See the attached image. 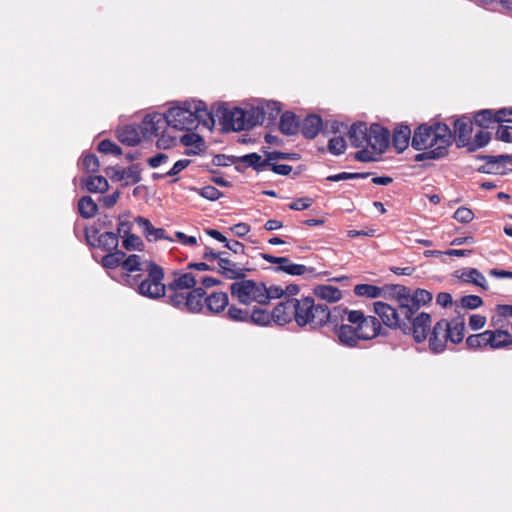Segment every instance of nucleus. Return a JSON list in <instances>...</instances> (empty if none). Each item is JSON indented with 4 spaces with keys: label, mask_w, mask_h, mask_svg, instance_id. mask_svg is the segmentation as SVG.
Returning a JSON list of instances; mask_svg holds the SVG:
<instances>
[{
    "label": "nucleus",
    "mask_w": 512,
    "mask_h": 512,
    "mask_svg": "<svg viewBox=\"0 0 512 512\" xmlns=\"http://www.w3.org/2000/svg\"><path fill=\"white\" fill-rule=\"evenodd\" d=\"M261 106L266 108V115L268 114L270 121H274L282 110L281 103L273 100L265 101Z\"/></svg>",
    "instance_id": "obj_54"
},
{
    "label": "nucleus",
    "mask_w": 512,
    "mask_h": 512,
    "mask_svg": "<svg viewBox=\"0 0 512 512\" xmlns=\"http://www.w3.org/2000/svg\"><path fill=\"white\" fill-rule=\"evenodd\" d=\"M502 165L499 164H492L489 162H486L484 165L480 166L477 171L484 174H500V175H506V172L501 169Z\"/></svg>",
    "instance_id": "obj_60"
},
{
    "label": "nucleus",
    "mask_w": 512,
    "mask_h": 512,
    "mask_svg": "<svg viewBox=\"0 0 512 512\" xmlns=\"http://www.w3.org/2000/svg\"><path fill=\"white\" fill-rule=\"evenodd\" d=\"M372 175V172H341L338 174L329 175L326 180L331 182H338L343 180L365 179Z\"/></svg>",
    "instance_id": "obj_45"
},
{
    "label": "nucleus",
    "mask_w": 512,
    "mask_h": 512,
    "mask_svg": "<svg viewBox=\"0 0 512 512\" xmlns=\"http://www.w3.org/2000/svg\"><path fill=\"white\" fill-rule=\"evenodd\" d=\"M123 217H124L123 215H120L118 217L119 223H118L117 232H116L118 234V237L119 236L124 237V236L131 234V231L133 228L132 222H130L129 220L123 219Z\"/></svg>",
    "instance_id": "obj_59"
},
{
    "label": "nucleus",
    "mask_w": 512,
    "mask_h": 512,
    "mask_svg": "<svg viewBox=\"0 0 512 512\" xmlns=\"http://www.w3.org/2000/svg\"><path fill=\"white\" fill-rule=\"evenodd\" d=\"M141 172V164H132L129 167L123 169L124 179H130L131 183L133 184L139 183L142 179Z\"/></svg>",
    "instance_id": "obj_52"
},
{
    "label": "nucleus",
    "mask_w": 512,
    "mask_h": 512,
    "mask_svg": "<svg viewBox=\"0 0 512 512\" xmlns=\"http://www.w3.org/2000/svg\"><path fill=\"white\" fill-rule=\"evenodd\" d=\"M411 129L406 124H400L395 127L392 135V145L397 153L404 152L410 142Z\"/></svg>",
    "instance_id": "obj_24"
},
{
    "label": "nucleus",
    "mask_w": 512,
    "mask_h": 512,
    "mask_svg": "<svg viewBox=\"0 0 512 512\" xmlns=\"http://www.w3.org/2000/svg\"><path fill=\"white\" fill-rule=\"evenodd\" d=\"M118 140L127 146H136L141 141L138 130L131 125L125 126L118 132Z\"/></svg>",
    "instance_id": "obj_36"
},
{
    "label": "nucleus",
    "mask_w": 512,
    "mask_h": 512,
    "mask_svg": "<svg viewBox=\"0 0 512 512\" xmlns=\"http://www.w3.org/2000/svg\"><path fill=\"white\" fill-rule=\"evenodd\" d=\"M122 246L127 251L136 250V251L141 252L145 248V244H144L143 240L141 239V237H139L138 235L133 234V233L122 237Z\"/></svg>",
    "instance_id": "obj_43"
},
{
    "label": "nucleus",
    "mask_w": 512,
    "mask_h": 512,
    "mask_svg": "<svg viewBox=\"0 0 512 512\" xmlns=\"http://www.w3.org/2000/svg\"><path fill=\"white\" fill-rule=\"evenodd\" d=\"M407 301L401 315V326L398 327L404 335L412 336L416 343H423L431 330L432 317L427 312H420L421 307L431 303L433 295L422 288L412 290L408 287Z\"/></svg>",
    "instance_id": "obj_2"
},
{
    "label": "nucleus",
    "mask_w": 512,
    "mask_h": 512,
    "mask_svg": "<svg viewBox=\"0 0 512 512\" xmlns=\"http://www.w3.org/2000/svg\"><path fill=\"white\" fill-rule=\"evenodd\" d=\"M456 275L465 283H472L476 286L481 287L484 290L488 289L487 281L484 275L476 268H469L463 271H456Z\"/></svg>",
    "instance_id": "obj_30"
},
{
    "label": "nucleus",
    "mask_w": 512,
    "mask_h": 512,
    "mask_svg": "<svg viewBox=\"0 0 512 512\" xmlns=\"http://www.w3.org/2000/svg\"><path fill=\"white\" fill-rule=\"evenodd\" d=\"M496 123H512V107H504L494 111Z\"/></svg>",
    "instance_id": "obj_58"
},
{
    "label": "nucleus",
    "mask_w": 512,
    "mask_h": 512,
    "mask_svg": "<svg viewBox=\"0 0 512 512\" xmlns=\"http://www.w3.org/2000/svg\"><path fill=\"white\" fill-rule=\"evenodd\" d=\"M313 294L329 303L338 302L342 298V292L338 287L326 284L316 285L313 288Z\"/></svg>",
    "instance_id": "obj_28"
},
{
    "label": "nucleus",
    "mask_w": 512,
    "mask_h": 512,
    "mask_svg": "<svg viewBox=\"0 0 512 512\" xmlns=\"http://www.w3.org/2000/svg\"><path fill=\"white\" fill-rule=\"evenodd\" d=\"M167 113L170 126L180 131L196 129L199 123L206 127H213L215 124L213 112L207 109L203 101H185L170 108Z\"/></svg>",
    "instance_id": "obj_5"
},
{
    "label": "nucleus",
    "mask_w": 512,
    "mask_h": 512,
    "mask_svg": "<svg viewBox=\"0 0 512 512\" xmlns=\"http://www.w3.org/2000/svg\"><path fill=\"white\" fill-rule=\"evenodd\" d=\"M324 317L322 321V328L329 326L332 330L343 325L346 317L347 308L343 306H335L332 309L327 304H323Z\"/></svg>",
    "instance_id": "obj_19"
},
{
    "label": "nucleus",
    "mask_w": 512,
    "mask_h": 512,
    "mask_svg": "<svg viewBox=\"0 0 512 512\" xmlns=\"http://www.w3.org/2000/svg\"><path fill=\"white\" fill-rule=\"evenodd\" d=\"M390 145V131L378 123H373L369 127V137L367 146L374 151L382 154L387 151Z\"/></svg>",
    "instance_id": "obj_13"
},
{
    "label": "nucleus",
    "mask_w": 512,
    "mask_h": 512,
    "mask_svg": "<svg viewBox=\"0 0 512 512\" xmlns=\"http://www.w3.org/2000/svg\"><path fill=\"white\" fill-rule=\"evenodd\" d=\"M191 163V160L189 159H181L174 163L172 168L165 173V175H168L169 177H174L178 175L182 170L187 168Z\"/></svg>",
    "instance_id": "obj_62"
},
{
    "label": "nucleus",
    "mask_w": 512,
    "mask_h": 512,
    "mask_svg": "<svg viewBox=\"0 0 512 512\" xmlns=\"http://www.w3.org/2000/svg\"><path fill=\"white\" fill-rule=\"evenodd\" d=\"M267 285L261 281L252 279H239L230 285V293L243 305H250L253 302L259 305H266Z\"/></svg>",
    "instance_id": "obj_8"
},
{
    "label": "nucleus",
    "mask_w": 512,
    "mask_h": 512,
    "mask_svg": "<svg viewBox=\"0 0 512 512\" xmlns=\"http://www.w3.org/2000/svg\"><path fill=\"white\" fill-rule=\"evenodd\" d=\"M472 121L481 128H489L491 124L496 123L494 110L482 109L474 114Z\"/></svg>",
    "instance_id": "obj_39"
},
{
    "label": "nucleus",
    "mask_w": 512,
    "mask_h": 512,
    "mask_svg": "<svg viewBox=\"0 0 512 512\" xmlns=\"http://www.w3.org/2000/svg\"><path fill=\"white\" fill-rule=\"evenodd\" d=\"M189 190L198 193L201 197L209 201H216L224 195L223 192L211 185H207L202 188L190 187Z\"/></svg>",
    "instance_id": "obj_42"
},
{
    "label": "nucleus",
    "mask_w": 512,
    "mask_h": 512,
    "mask_svg": "<svg viewBox=\"0 0 512 512\" xmlns=\"http://www.w3.org/2000/svg\"><path fill=\"white\" fill-rule=\"evenodd\" d=\"M453 218L460 223H469L474 219V213L467 207H459L454 212Z\"/></svg>",
    "instance_id": "obj_55"
},
{
    "label": "nucleus",
    "mask_w": 512,
    "mask_h": 512,
    "mask_svg": "<svg viewBox=\"0 0 512 512\" xmlns=\"http://www.w3.org/2000/svg\"><path fill=\"white\" fill-rule=\"evenodd\" d=\"M279 129L286 136L296 135L300 130L299 117L292 111L284 112L280 117Z\"/></svg>",
    "instance_id": "obj_26"
},
{
    "label": "nucleus",
    "mask_w": 512,
    "mask_h": 512,
    "mask_svg": "<svg viewBox=\"0 0 512 512\" xmlns=\"http://www.w3.org/2000/svg\"><path fill=\"white\" fill-rule=\"evenodd\" d=\"M247 129L250 130L257 125H262L264 123L266 117V108L264 106L258 105L256 107H251L248 110H245Z\"/></svg>",
    "instance_id": "obj_33"
},
{
    "label": "nucleus",
    "mask_w": 512,
    "mask_h": 512,
    "mask_svg": "<svg viewBox=\"0 0 512 512\" xmlns=\"http://www.w3.org/2000/svg\"><path fill=\"white\" fill-rule=\"evenodd\" d=\"M453 128V140L456 137L457 147L464 148L466 145H468V142L471 139L473 131L472 119L467 115L459 116L453 121Z\"/></svg>",
    "instance_id": "obj_15"
},
{
    "label": "nucleus",
    "mask_w": 512,
    "mask_h": 512,
    "mask_svg": "<svg viewBox=\"0 0 512 512\" xmlns=\"http://www.w3.org/2000/svg\"><path fill=\"white\" fill-rule=\"evenodd\" d=\"M490 140H491V133L487 132V131L480 130L475 134L473 140L472 139L469 140L468 145H466L465 148L467 149V152L472 153V152H475L478 149L483 148L486 145H488Z\"/></svg>",
    "instance_id": "obj_38"
},
{
    "label": "nucleus",
    "mask_w": 512,
    "mask_h": 512,
    "mask_svg": "<svg viewBox=\"0 0 512 512\" xmlns=\"http://www.w3.org/2000/svg\"><path fill=\"white\" fill-rule=\"evenodd\" d=\"M337 335L341 345L349 348H355L359 344V335L357 328L349 324H343L333 330Z\"/></svg>",
    "instance_id": "obj_22"
},
{
    "label": "nucleus",
    "mask_w": 512,
    "mask_h": 512,
    "mask_svg": "<svg viewBox=\"0 0 512 512\" xmlns=\"http://www.w3.org/2000/svg\"><path fill=\"white\" fill-rule=\"evenodd\" d=\"M486 322V317L479 314H472L469 318V326L472 330L482 329L485 326Z\"/></svg>",
    "instance_id": "obj_63"
},
{
    "label": "nucleus",
    "mask_w": 512,
    "mask_h": 512,
    "mask_svg": "<svg viewBox=\"0 0 512 512\" xmlns=\"http://www.w3.org/2000/svg\"><path fill=\"white\" fill-rule=\"evenodd\" d=\"M502 327L503 324L500 323L494 330H490V334L493 335L492 350L503 349L512 345V334Z\"/></svg>",
    "instance_id": "obj_29"
},
{
    "label": "nucleus",
    "mask_w": 512,
    "mask_h": 512,
    "mask_svg": "<svg viewBox=\"0 0 512 512\" xmlns=\"http://www.w3.org/2000/svg\"><path fill=\"white\" fill-rule=\"evenodd\" d=\"M171 301L175 308L193 314H220L229 305L227 293L218 291L208 295L201 287L189 291L185 297L174 295Z\"/></svg>",
    "instance_id": "obj_4"
},
{
    "label": "nucleus",
    "mask_w": 512,
    "mask_h": 512,
    "mask_svg": "<svg viewBox=\"0 0 512 512\" xmlns=\"http://www.w3.org/2000/svg\"><path fill=\"white\" fill-rule=\"evenodd\" d=\"M145 270L148 273L146 278H142L141 274L133 277L134 283L138 286V293L144 297L160 299L165 297L166 290L168 289L171 294L168 296L167 303L175 307V304L171 301L174 295L185 297L189 291L197 288V280L193 273H180L179 271H175L174 279L165 285L163 283L164 270L161 266L153 261H149L146 264Z\"/></svg>",
    "instance_id": "obj_1"
},
{
    "label": "nucleus",
    "mask_w": 512,
    "mask_h": 512,
    "mask_svg": "<svg viewBox=\"0 0 512 512\" xmlns=\"http://www.w3.org/2000/svg\"><path fill=\"white\" fill-rule=\"evenodd\" d=\"M82 184L91 193H104L109 189V183L103 176H89L82 179Z\"/></svg>",
    "instance_id": "obj_32"
},
{
    "label": "nucleus",
    "mask_w": 512,
    "mask_h": 512,
    "mask_svg": "<svg viewBox=\"0 0 512 512\" xmlns=\"http://www.w3.org/2000/svg\"><path fill=\"white\" fill-rule=\"evenodd\" d=\"M180 141L184 146H195L200 151L205 145L203 137L196 133H187L181 137Z\"/></svg>",
    "instance_id": "obj_48"
},
{
    "label": "nucleus",
    "mask_w": 512,
    "mask_h": 512,
    "mask_svg": "<svg viewBox=\"0 0 512 512\" xmlns=\"http://www.w3.org/2000/svg\"><path fill=\"white\" fill-rule=\"evenodd\" d=\"M383 290L380 287L372 284H358L354 287L355 295L366 298L381 297Z\"/></svg>",
    "instance_id": "obj_40"
},
{
    "label": "nucleus",
    "mask_w": 512,
    "mask_h": 512,
    "mask_svg": "<svg viewBox=\"0 0 512 512\" xmlns=\"http://www.w3.org/2000/svg\"><path fill=\"white\" fill-rule=\"evenodd\" d=\"M448 328V320L440 319L433 326L430 334L428 333L429 349L434 354H439L445 351L449 338L446 336Z\"/></svg>",
    "instance_id": "obj_12"
},
{
    "label": "nucleus",
    "mask_w": 512,
    "mask_h": 512,
    "mask_svg": "<svg viewBox=\"0 0 512 512\" xmlns=\"http://www.w3.org/2000/svg\"><path fill=\"white\" fill-rule=\"evenodd\" d=\"M212 164L217 167H228L234 164L236 171H244L243 167L237 165V156L233 155L217 154L212 158Z\"/></svg>",
    "instance_id": "obj_44"
},
{
    "label": "nucleus",
    "mask_w": 512,
    "mask_h": 512,
    "mask_svg": "<svg viewBox=\"0 0 512 512\" xmlns=\"http://www.w3.org/2000/svg\"><path fill=\"white\" fill-rule=\"evenodd\" d=\"M82 164L87 173H96L100 168L99 159L93 153L85 155Z\"/></svg>",
    "instance_id": "obj_53"
},
{
    "label": "nucleus",
    "mask_w": 512,
    "mask_h": 512,
    "mask_svg": "<svg viewBox=\"0 0 512 512\" xmlns=\"http://www.w3.org/2000/svg\"><path fill=\"white\" fill-rule=\"evenodd\" d=\"M170 126V120L168 119V113L162 114L154 112L147 114L140 126L141 133L144 138L149 139L151 137H158Z\"/></svg>",
    "instance_id": "obj_11"
},
{
    "label": "nucleus",
    "mask_w": 512,
    "mask_h": 512,
    "mask_svg": "<svg viewBox=\"0 0 512 512\" xmlns=\"http://www.w3.org/2000/svg\"><path fill=\"white\" fill-rule=\"evenodd\" d=\"M277 320L284 325L295 321L299 328L317 331L322 328L324 317L323 303H316L311 296L285 298L278 303Z\"/></svg>",
    "instance_id": "obj_3"
},
{
    "label": "nucleus",
    "mask_w": 512,
    "mask_h": 512,
    "mask_svg": "<svg viewBox=\"0 0 512 512\" xmlns=\"http://www.w3.org/2000/svg\"><path fill=\"white\" fill-rule=\"evenodd\" d=\"M346 141L344 139V137L342 136H336V137H332L329 141H328V151L333 154V155H341L345 152L346 150Z\"/></svg>",
    "instance_id": "obj_47"
},
{
    "label": "nucleus",
    "mask_w": 512,
    "mask_h": 512,
    "mask_svg": "<svg viewBox=\"0 0 512 512\" xmlns=\"http://www.w3.org/2000/svg\"><path fill=\"white\" fill-rule=\"evenodd\" d=\"M98 151L103 154H112L115 156L122 155V149L110 139H104L98 144Z\"/></svg>",
    "instance_id": "obj_50"
},
{
    "label": "nucleus",
    "mask_w": 512,
    "mask_h": 512,
    "mask_svg": "<svg viewBox=\"0 0 512 512\" xmlns=\"http://www.w3.org/2000/svg\"><path fill=\"white\" fill-rule=\"evenodd\" d=\"M285 260L287 261L285 264H282V266L272 267L271 270L276 273L283 272L291 276H303L305 279L318 276L314 267H307L302 264L293 263L288 257H285Z\"/></svg>",
    "instance_id": "obj_17"
},
{
    "label": "nucleus",
    "mask_w": 512,
    "mask_h": 512,
    "mask_svg": "<svg viewBox=\"0 0 512 512\" xmlns=\"http://www.w3.org/2000/svg\"><path fill=\"white\" fill-rule=\"evenodd\" d=\"M78 211L84 219H90L96 215L98 206L90 196H82L78 201Z\"/></svg>",
    "instance_id": "obj_37"
},
{
    "label": "nucleus",
    "mask_w": 512,
    "mask_h": 512,
    "mask_svg": "<svg viewBox=\"0 0 512 512\" xmlns=\"http://www.w3.org/2000/svg\"><path fill=\"white\" fill-rule=\"evenodd\" d=\"M278 308V304L273 308L271 312L267 311L263 308H254L251 313H249V322L259 326H268L272 322L279 325L284 326V322L277 320L276 309Z\"/></svg>",
    "instance_id": "obj_20"
},
{
    "label": "nucleus",
    "mask_w": 512,
    "mask_h": 512,
    "mask_svg": "<svg viewBox=\"0 0 512 512\" xmlns=\"http://www.w3.org/2000/svg\"><path fill=\"white\" fill-rule=\"evenodd\" d=\"M348 137L353 147H365L368 144L369 127L365 122H355L348 130Z\"/></svg>",
    "instance_id": "obj_21"
},
{
    "label": "nucleus",
    "mask_w": 512,
    "mask_h": 512,
    "mask_svg": "<svg viewBox=\"0 0 512 512\" xmlns=\"http://www.w3.org/2000/svg\"><path fill=\"white\" fill-rule=\"evenodd\" d=\"M380 289L383 290L381 297L394 301L395 305L376 301L373 303L374 312L387 328L398 330L401 326L403 308H406L404 303L407 301L408 287L401 284H386Z\"/></svg>",
    "instance_id": "obj_6"
},
{
    "label": "nucleus",
    "mask_w": 512,
    "mask_h": 512,
    "mask_svg": "<svg viewBox=\"0 0 512 512\" xmlns=\"http://www.w3.org/2000/svg\"><path fill=\"white\" fill-rule=\"evenodd\" d=\"M323 121L317 114H309L300 121V132L306 139H314L320 132Z\"/></svg>",
    "instance_id": "obj_23"
},
{
    "label": "nucleus",
    "mask_w": 512,
    "mask_h": 512,
    "mask_svg": "<svg viewBox=\"0 0 512 512\" xmlns=\"http://www.w3.org/2000/svg\"><path fill=\"white\" fill-rule=\"evenodd\" d=\"M246 115L245 110L240 107L229 109L225 104H220L216 108L214 116L218 117L224 131L240 132L248 130Z\"/></svg>",
    "instance_id": "obj_9"
},
{
    "label": "nucleus",
    "mask_w": 512,
    "mask_h": 512,
    "mask_svg": "<svg viewBox=\"0 0 512 512\" xmlns=\"http://www.w3.org/2000/svg\"><path fill=\"white\" fill-rule=\"evenodd\" d=\"M454 305H455V312L458 315H463L461 313V310H463V309H469V310L477 309V308H479L480 306L483 305V300L478 295H466V296L461 297V299L459 301H455Z\"/></svg>",
    "instance_id": "obj_35"
},
{
    "label": "nucleus",
    "mask_w": 512,
    "mask_h": 512,
    "mask_svg": "<svg viewBox=\"0 0 512 512\" xmlns=\"http://www.w3.org/2000/svg\"><path fill=\"white\" fill-rule=\"evenodd\" d=\"M251 230V227L249 224L247 223H244V222H240V223H237L235 225H233L232 227H230V231L237 237H240V238H243L244 236H246Z\"/></svg>",
    "instance_id": "obj_64"
},
{
    "label": "nucleus",
    "mask_w": 512,
    "mask_h": 512,
    "mask_svg": "<svg viewBox=\"0 0 512 512\" xmlns=\"http://www.w3.org/2000/svg\"><path fill=\"white\" fill-rule=\"evenodd\" d=\"M134 222L142 229V232L149 242L158 241V240H168L173 241L172 238L166 235V232L163 228H155L149 219L137 216L134 219Z\"/></svg>",
    "instance_id": "obj_18"
},
{
    "label": "nucleus",
    "mask_w": 512,
    "mask_h": 512,
    "mask_svg": "<svg viewBox=\"0 0 512 512\" xmlns=\"http://www.w3.org/2000/svg\"><path fill=\"white\" fill-rule=\"evenodd\" d=\"M375 316H365L364 320L359 323L357 332L360 341L372 340L378 336H387V331L382 327V320Z\"/></svg>",
    "instance_id": "obj_14"
},
{
    "label": "nucleus",
    "mask_w": 512,
    "mask_h": 512,
    "mask_svg": "<svg viewBox=\"0 0 512 512\" xmlns=\"http://www.w3.org/2000/svg\"><path fill=\"white\" fill-rule=\"evenodd\" d=\"M347 321L353 325V327H358L359 323H361L362 320H364L365 315L360 310H349L347 308L346 313Z\"/></svg>",
    "instance_id": "obj_61"
},
{
    "label": "nucleus",
    "mask_w": 512,
    "mask_h": 512,
    "mask_svg": "<svg viewBox=\"0 0 512 512\" xmlns=\"http://www.w3.org/2000/svg\"><path fill=\"white\" fill-rule=\"evenodd\" d=\"M465 335V319L464 315H458L448 321L446 336L453 344H459L463 341Z\"/></svg>",
    "instance_id": "obj_25"
},
{
    "label": "nucleus",
    "mask_w": 512,
    "mask_h": 512,
    "mask_svg": "<svg viewBox=\"0 0 512 512\" xmlns=\"http://www.w3.org/2000/svg\"><path fill=\"white\" fill-rule=\"evenodd\" d=\"M226 317L235 322H249V311L246 309L238 308L235 305L228 307Z\"/></svg>",
    "instance_id": "obj_46"
},
{
    "label": "nucleus",
    "mask_w": 512,
    "mask_h": 512,
    "mask_svg": "<svg viewBox=\"0 0 512 512\" xmlns=\"http://www.w3.org/2000/svg\"><path fill=\"white\" fill-rule=\"evenodd\" d=\"M87 244L93 248H100L103 251L110 252L119 245L118 234L112 231L100 233V228L91 226L84 231Z\"/></svg>",
    "instance_id": "obj_10"
},
{
    "label": "nucleus",
    "mask_w": 512,
    "mask_h": 512,
    "mask_svg": "<svg viewBox=\"0 0 512 512\" xmlns=\"http://www.w3.org/2000/svg\"><path fill=\"white\" fill-rule=\"evenodd\" d=\"M238 163H244L247 167H251L257 172L263 171L269 165L267 157L262 159L261 155L256 152L237 156Z\"/></svg>",
    "instance_id": "obj_31"
},
{
    "label": "nucleus",
    "mask_w": 512,
    "mask_h": 512,
    "mask_svg": "<svg viewBox=\"0 0 512 512\" xmlns=\"http://www.w3.org/2000/svg\"><path fill=\"white\" fill-rule=\"evenodd\" d=\"M496 139L505 142H512V126L499 125L495 133Z\"/></svg>",
    "instance_id": "obj_57"
},
{
    "label": "nucleus",
    "mask_w": 512,
    "mask_h": 512,
    "mask_svg": "<svg viewBox=\"0 0 512 512\" xmlns=\"http://www.w3.org/2000/svg\"><path fill=\"white\" fill-rule=\"evenodd\" d=\"M448 143V148L453 143V133L446 123H423L415 130L411 139V146L416 151L433 149Z\"/></svg>",
    "instance_id": "obj_7"
},
{
    "label": "nucleus",
    "mask_w": 512,
    "mask_h": 512,
    "mask_svg": "<svg viewBox=\"0 0 512 512\" xmlns=\"http://www.w3.org/2000/svg\"><path fill=\"white\" fill-rule=\"evenodd\" d=\"M495 310L496 315L492 316L490 320V325L493 327H497L500 323H503L506 318H512V305L498 304Z\"/></svg>",
    "instance_id": "obj_41"
},
{
    "label": "nucleus",
    "mask_w": 512,
    "mask_h": 512,
    "mask_svg": "<svg viewBox=\"0 0 512 512\" xmlns=\"http://www.w3.org/2000/svg\"><path fill=\"white\" fill-rule=\"evenodd\" d=\"M313 199L309 197H301L289 204V209L294 211H302L311 207Z\"/></svg>",
    "instance_id": "obj_56"
},
{
    "label": "nucleus",
    "mask_w": 512,
    "mask_h": 512,
    "mask_svg": "<svg viewBox=\"0 0 512 512\" xmlns=\"http://www.w3.org/2000/svg\"><path fill=\"white\" fill-rule=\"evenodd\" d=\"M265 155L267 156L268 163L271 164V161L274 160H289V161H297L300 159V154L295 152H282V151H265Z\"/></svg>",
    "instance_id": "obj_49"
},
{
    "label": "nucleus",
    "mask_w": 512,
    "mask_h": 512,
    "mask_svg": "<svg viewBox=\"0 0 512 512\" xmlns=\"http://www.w3.org/2000/svg\"><path fill=\"white\" fill-rule=\"evenodd\" d=\"M141 257L137 254H131L122 261L121 268L127 272H135L143 270L141 268Z\"/></svg>",
    "instance_id": "obj_51"
},
{
    "label": "nucleus",
    "mask_w": 512,
    "mask_h": 512,
    "mask_svg": "<svg viewBox=\"0 0 512 512\" xmlns=\"http://www.w3.org/2000/svg\"><path fill=\"white\" fill-rule=\"evenodd\" d=\"M251 271L245 264L234 262L230 258L221 259L217 264L215 272L229 280H239L246 277V273Z\"/></svg>",
    "instance_id": "obj_16"
},
{
    "label": "nucleus",
    "mask_w": 512,
    "mask_h": 512,
    "mask_svg": "<svg viewBox=\"0 0 512 512\" xmlns=\"http://www.w3.org/2000/svg\"><path fill=\"white\" fill-rule=\"evenodd\" d=\"M493 343V335L490 334V330H485L482 333L472 334L466 338L465 344L469 350L477 349H491Z\"/></svg>",
    "instance_id": "obj_27"
},
{
    "label": "nucleus",
    "mask_w": 512,
    "mask_h": 512,
    "mask_svg": "<svg viewBox=\"0 0 512 512\" xmlns=\"http://www.w3.org/2000/svg\"><path fill=\"white\" fill-rule=\"evenodd\" d=\"M448 143L445 145L435 147L433 149H425V151L418 153L414 156L416 162H422L425 160H438L448 155Z\"/></svg>",
    "instance_id": "obj_34"
}]
</instances>
